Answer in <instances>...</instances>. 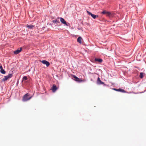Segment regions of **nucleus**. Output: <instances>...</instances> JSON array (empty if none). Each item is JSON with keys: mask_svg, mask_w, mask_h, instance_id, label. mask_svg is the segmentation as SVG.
I'll return each instance as SVG.
<instances>
[{"mask_svg": "<svg viewBox=\"0 0 146 146\" xmlns=\"http://www.w3.org/2000/svg\"><path fill=\"white\" fill-rule=\"evenodd\" d=\"M57 89V88L56 86L55 85H53L52 88V92H54Z\"/></svg>", "mask_w": 146, "mask_h": 146, "instance_id": "0eeeda50", "label": "nucleus"}, {"mask_svg": "<svg viewBox=\"0 0 146 146\" xmlns=\"http://www.w3.org/2000/svg\"><path fill=\"white\" fill-rule=\"evenodd\" d=\"M40 62L43 64L46 65L47 67L50 64L49 62L46 60L40 61Z\"/></svg>", "mask_w": 146, "mask_h": 146, "instance_id": "39448f33", "label": "nucleus"}, {"mask_svg": "<svg viewBox=\"0 0 146 146\" xmlns=\"http://www.w3.org/2000/svg\"><path fill=\"white\" fill-rule=\"evenodd\" d=\"M52 22L53 23H60L59 21H58L57 20H54Z\"/></svg>", "mask_w": 146, "mask_h": 146, "instance_id": "a211bd4d", "label": "nucleus"}, {"mask_svg": "<svg viewBox=\"0 0 146 146\" xmlns=\"http://www.w3.org/2000/svg\"><path fill=\"white\" fill-rule=\"evenodd\" d=\"M117 91L123 93H125L126 92V91L125 90L120 88L117 89Z\"/></svg>", "mask_w": 146, "mask_h": 146, "instance_id": "f8f14e48", "label": "nucleus"}, {"mask_svg": "<svg viewBox=\"0 0 146 146\" xmlns=\"http://www.w3.org/2000/svg\"><path fill=\"white\" fill-rule=\"evenodd\" d=\"M0 72L2 74H5V71L3 69H1L0 70Z\"/></svg>", "mask_w": 146, "mask_h": 146, "instance_id": "2eb2a0df", "label": "nucleus"}, {"mask_svg": "<svg viewBox=\"0 0 146 146\" xmlns=\"http://www.w3.org/2000/svg\"><path fill=\"white\" fill-rule=\"evenodd\" d=\"M0 69L1 70L3 69L2 66L1 65L0 66Z\"/></svg>", "mask_w": 146, "mask_h": 146, "instance_id": "6ab92c4d", "label": "nucleus"}, {"mask_svg": "<svg viewBox=\"0 0 146 146\" xmlns=\"http://www.w3.org/2000/svg\"><path fill=\"white\" fill-rule=\"evenodd\" d=\"M29 96V95L28 93L26 94L25 95H24L23 98V102H25L27 101L30 100L32 98V96L28 97Z\"/></svg>", "mask_w": 146, "mask_h": 146, "instance_id": "f03ea898", "label": "nucleus"}, {"mask_svg": "<svg viewBox=\"0 0 146 146\" xmlns=\"http://www.w3.org/2000/svg\"><path fill=\"white\" fill-rule=\"evenodd\" d=\"M97 83L99 85L100 84V80L99 77L98 78Z\"/></svg>", "mask_w": 146, "mask_h": 146, "instance_id": "4468645a", "label": "nucleus"}, {"mask_svg": "<svg viewBox=\"0 0 146 146\" xmlns=\"http://www.w3.org/2000/svg\"><path fill=\"white\" fill-rule=\"evenodd\" d=\"M73 77L74 78V80L77 82H81L84 81V80H82L80 78H78L75 75H73Z\"/></svg>", "mask_w": 146, "mask_h": 146, "instance_id": "20e7f679", "label": "nucleus"}, {"mask_svg": "<svg viewBox=\"0 0 146 146\" xmlns=\"http://www.w3.org/2000/svg\"><path fill=\"white\" fill-rule=\"evenodd\" d=\"M87 12L89 15H91L92 17L94 19L96 18L97 16H98L96 15H95L92 14L90 12L88 11H87Z\"/></svg>", "mask_w": 146, "mask_h": 146, "instance_id": "6e6552de", "label": "nucleus"}, {"mask_svg": "<svg viewBox=\"0 0 146 146\" xmlns=\"http://www.w3.org/2000/svg\"><path fill=\"white\" fill-rule=\"evenodd\" d=\"M104 84V82L101 81V84Z\"/></svg>", "mask_w": 146, "mask_h": 146, "instance_id": "412c9836", "label": "nucleus"}, {"mask_svg": "<svg viewBox=\"0 0 146 146\" xmlns=\"http://www.w3.org/2000/svg\"><path fill=\"white\" fill-rule=\"evenodd\" d=\"M144 73L141 72L140 73L139 77L141 78H142L143 77Z\"/></svg>", "mask_w": 146, "mask_h": 146, "instance_id": "ddd939ff", "label": "nucleus"}, {"mask_svg": "<svg viewBox=\"0 0 146 146\" xmlns=\"http://www.w3.org/2000/svg\"><path fill=\"white\" fill-rule=\"evenodd\" d=\"M59 18L60 19V21L61 23L64 24V25H66L67 26L66 21L64 20V19L61 17Z\"/></svg>", "mask_w": 146, "mask_h": 146, "instance_id": "423d86ee", "label": "nucleus"}, {"mask_svg": "<svg viewBox=\"0 0 146 146\" xmlns=\"http://www.w3.org/2000/svg\"><path fill=\"white\" fill-rule=\"evenodd\" d=\"M83 40L82 38L80 36L78 37L77 39V42L81 44L82 43V41Z\"/></svg>", "mask_w": 146, "mask_h": 146, "instance_id": "9d476101", "label": "nucleus"}, {"mask_svg": "<svg viewBox=\"0 0 146 146\" xmlns=\"http://www.w3.org/2000/svg\"><path fill=\"white\" fill-rule=\"evenodd\" d=\"M102 13L104 15H106V16L110 17H112L113 16V14L111 12H109L106 10H104L102 12Z\"/></svg>", "mask_w": 146, "mask_h": 146, "instance_id": "f257e3e1", "label": "nucleus"}, {"mask_svg": "<svg viewBox=\"0 0 146 146\" xmlns=\"http://www.w3.org/2000/svg\"><path fill=\"white\" fill-rule=\"evenodd\" d=\"M101 62L102 61V59H101Z\"/></svg>", "mask_w": 146, "mask_h": 146, "instance_id": "4be33fe9", "label": "nucleus"}, {"mask_svg": "<svg viewBox=\"0 0 146 146\" xmlns=\"http://www.w3.org/2000/svg\"><path fill=\"white\" fill-rule=\"evenodd\" d=\"M27 77L26 76H24L23 78L22 81H23V80H27Z\"/></svg>", "mask_w": 146, "mask_h": 146, "instance_id": "dca6fc26", "label": "nucleus"}, {"mask_svg": "<svg viewBox=\"0 0 146 146\" xmlns=\"http://www.w3.org/2000/svg\"><path fill=\"white\" fill-rule=\"evenodd\" d=\"M13 76V74H9L7 76H4V78L2 80V82H5L8 79L11 78Z\"/></svg>", "mask_w": 146, "mask_h": 146, "instance_id": "7ed1b4c3", "label": "nucleus"}, {"mask_svg": "<svg viewBox=\"0 0 146 146\" xmlns=\"http://www.w3.org/2000/svg\"><path fill=\"white\" fill-rule=\"evenodd\" d=\"M22 48H20V49H17L14 51V53L15 54H17L19 53L21 50Z\"/></svg>", "mask_w": 146, "mask_h": 146, "instance_id": "1a4fd4ad", "label": "nucleus"}, {"mask_svg": "<svg viewBox=\"0 0 146 146\" xmlns=\"http://www.w3.org/2000/svg\"><path fill=\"white\" fill-rule=\"evenodd\" d=\"M95 60L96 61H98L99 62H100V58H96L95 59Z\"/></svg>", "mask_w": 146, "mask_h": 146, "instance_id": "f3484780", "label": "nucleus"}, {"mask_svg": "<svg viewBox=\"0 0 146 146\" xmlns=\"http://www.w3.org/2000/svg\"><path fill=\"white\" fill-rule=\"evenodd\" d=\"M114 90H115V91H117V89H116V88H113V89Z\"/></svg>", "mask_w": 146, "mask_h": 146, "instance_id": "aec40b11", "label": "nucleus"}, {"mask_svg": "<svg viewBox=\"0 0 146 146\" xmlns=\"http://www.w3.org/2000/svg\"><path fill=\"white\" fill-rule=\"evenodd\" d=\"M26 26L29 29H33V27H34L35 26L32 25H26Z\"/></svg>", "mask_w": 146, "mask_h": 146, "instance_id": "9b49d317", "label": "nucleus"}]
</instances>
